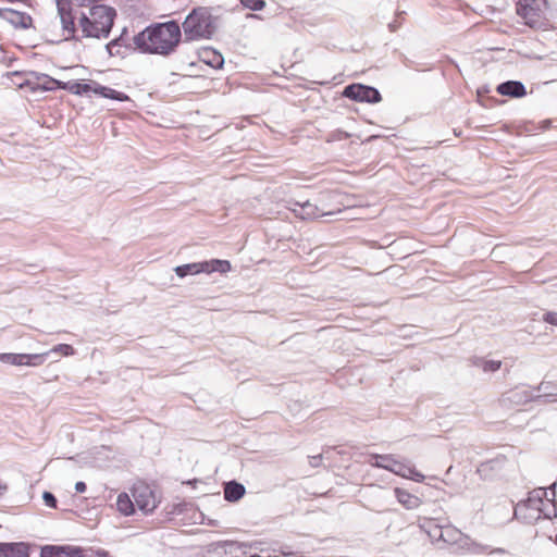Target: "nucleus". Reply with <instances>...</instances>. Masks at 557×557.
I'll return each mask as SVG.
<instances>
[{
	"label": "nucleus",
	"mask_w": 557,
	"mask_h": 557,
	"mask_svg": "<svg viewBox=\"0 0 557 557\" xmlns=\"http://www.w3.org/2000/svg\"><path fill=\"white\" fill-rule=\"evenodd\" d=\"M535 2V0H519L518 2V12L527 15V10L531 9V5Z\"/></svg>",
	"instance_id": "32"
},
{
	"label": "nucleus",
	"mask_w": 557,
	"mask_h": 557,
	"mask_svg": "<svg viewBox=\"0 0 557 557\" xmlns=\"http://www.w3.org/2000/svg\"><path fill=\"white\" fill-rule=\"evenodd\" d=\"M58 8V14L60 16L61 26L63 33L66 34V40H77L76 37V24L75 21L78 16V12L74 11L73 8L69 7L66 2H60V0L55 1Z\"/></svg>",
	"instance_id": "6"
},
{
	"label": "nucleus",
	"mask_w": 557,
	"mask_h": 557,
	"mask_svg": "<svg viewBox=\"0 0 557 557\" xmlns=\"http://www.w3.org/2000/svg\"><path fill=\"white\" fill-rule=\"evenodd\" d=\"M42 500L45 503V505L49 508H53L55 509L57 506H58V499L57 497L54 496L53 493L49 492V491H45L42 493Z\"/></svg>",
	"instance_id": "29"
},
{
	"label": "nucleus",
	"mask_w": 557,
	"mask_h": 557,
	"mask_svg": "<svg viewBox=\"0 0 557 557\" xmlns=\"http://www.w3.org/2000/svg\"><path fill=\"white\" fill-rule=\"evenodd\" d=\"M117 510L125 515L131 516L135 512V502L131 499V497L126 493H121L116 499Z\"/></svg>",
	"instance_id": "24"
},
{
	"label": "nucleus",
	"mask_w": 557,
	"mask_h": 557,
	"mask_svg": "<svg viewBox=\"0 0 557 557\" xmlns=\"http://www.w3.org/2000/svg\"><path fill=\"white\" fill-rule=\"evenodd\" d=\"M496 90L498 94L511 98H521L527 94L524 85L519 81L504 82L497 86Z\"/></svg>",
	"instance_id": "17"
},
{
	"label": "nucleus",
	"mask_w": 557,
	"mask_h": 557,
	"mask_svg": "<svg viewBox=\"0 0 557 557\" xmlns=\"http://www.w3.org/2000/svg\"><path fill=\"white\" fill-rule=\"evenodd\" d=\"M87 490V485L83 481H78L75 483V491L77 493H84Z\"/></svg>",
	"instance_id": "37"
},
{
	"label": "nucleus",
	"mask_w": 557,
	"mask_h": 557,
	"mask_svg": "<svg viewBox=\"0 0 557 557\" xmlns=\"http://www.w3.org/2000/svg\"><path fill=\"white\" fill-rule=\"evenodd\" d=\"M200 59L213 69H221L224 64L223 55L212 48L203 49Z\"/></svg>",
	"instance_id": "20"
},
{
	"label": "nucleus",
	"mask_w": 557,
	"mask_h": 557,
	"mask_svg": "<svg viewBox=\"0 0 557 557\" xmlns=\"http://www.w3.org/2000/svg\"><path fill=\"white\" fill-rule=\"evenodd\" d=\"M135 505L144 512H152L158 505L154 492L148 485H138L133 488Z\"/></svg>",
	"instance_id": "10"
},
{
	"label": "nucleus",
	"mask_w": 557,
	"mask_h": 557,
	"mask_svg": "<svg viewBox=\"0 0 557 557\" xmlns=\"http://www.w3.org/2000/svg\"><path fill=\"white\" fill-rule=\"evenodd\" d=\"M249 17H251V18H256V17H257V15H256V14H246V18H249Z\"/></svg>",
	"instance_id": "41"
},
{
	"label": "nucleus",
	"mask_w": 557,
	"mask_h": 557,
	"mask_svg": "<svg viewBox=\"0 0 557 557\" xmlns=\"http://www.w3.org/2000/svg\"><path fill=\"white\" fill-rule=\"evenodd\" d=\"M186 506H187L186 503L174 504L171 512L175 513V515H181L185 510Z\"/></svg>",
	"instance_id": "34"
},
{
	"label": "nucleus",
	"mask_w": 557,
	"mask_h": 557,
	"mask_svg": "<svg viewBox=\"0 0 557 557\" xmlns=\"http://www.w3.org/2000/svg\"><path fill=\"white\" fill-rule=\"evenodd\" d=\"M244 497V484L236 481H230L224 484V498L234 503Z\"/></svg>",
	"instance_id": "22"
},
{
	"label": "nucleus",
	"mask_w": 557,
	"mask_h": 557,
	"mask_svg": "<svg viewBox=\"0 0 557 557\" xmlns=\"http://www.w3.org/2000/svg\"><path fill=\"white\" fill-rule=\"evenodd\" d=\"M48 82L53 85V90H55V89H63L64 90L63 86L66 83V82H62V81H59V79H55V78L48 79Z\"/></svg>",
	"instance_id": "36"
},
{
	"label": "nucleus",
	"mask_w": 557,
	"mask_h": 557,
	"mask_svg": "<svg viewBox=\"0 0 557 557\" xmlns=\"http://www.w3.org/2000/svg\"><path fill=\"white\" fill-rule=\"evenodd\" d=\"M543 320L546 323H549V324H553V325H557V312H546V313H544Z\"/></svg>",
	"instance_id": "33"
},
{
	"label": "nucleus",
	"mask_w": 557,
	"mask_h": 557,
	"mask_svg": "<svg viewBox=\"0 0 557 557\" xmlns=\"http://www.w3.org/2000/svg\"><path fill=\"white\" fill-rule=\"evenodd\" d=\"M231 270V263L227 260L211 259L208 261L193 262L178 265L174 269L175 273L180 277H186L188 275H195L199 273H226Z\"/></svg>",
	"instance_id": "5"
},
{
	"label": "nucleus",
	"mask_w": 557,
	"mask_h": 557,
	"mask_svg": "<svg viewBox=\"0 0 557 557\" xmlns=\"http://www.w3.org/2000/svg\"><path fill=\"white\" fill-rule=\"evenodd\" d=\"M182 30L176 21L157 23L133 37L135 48L143 53L169 55L181 42Z\"/></svg>",
	"instance_id": "1"
},
{
	"label": "nucleus",
	"mask_w": 557,
	"mask_h": 557,
	"mask_svg": "<svg viewBox=\"0 0 557 557\" xmlns=\"http://www.w3.org/2000/svg\"><path fill=\"white\" fill-rule=\"evenodd\" d=\"M294 208H292L293 212L296 216L300 219H317L323 215H330L332 212L322 211L317 205L311 203L310 201H305L302 203L295 202Z\"/></svg>",
	"instance_id": "15"
},
{
	"label": "nucleus",
	"mask_w": 557,
	"mask_h": 557,
	"mask_svg": "<svg viewBox=\"0 0 557 557\" xmlns=\"http://www.w3.org/2000/svg\"><path fill=\"white\" fill-rule=\"evenodd\" d=\"M0 557H29V546L24 542H0Z\"/></svg>",
	"instance_id": "16"
},
{
	"label": "nucleus",
	"mask_w": 557,
	"mask_h": 557,
	"mask_svg": "<svg viewBox=\"0 0 557 557\" xmlns=\"http://www.w3.org/2000/svg\"><path fill=\"white\" fill-rule=\"evenodd\" d=\"M475 366L482 368L484 372H495L500 369L502 361L479 359Z\"/></svg>",
	"instance_id": "27"
},
{
	"label": "nucleus",
	"mask_w": 557,
	"mask_h": 557,
	"mask_svg": "<svg viewBox=\"0 0 557 557\" xmlns=\"http://www.w3.org/2000/svg\"><path fill=\"white\" fill-rule=\"evenodd\" d=\"M543 497L548 498V490L540 487L530 492L529 497L525 500L520 502L515 507V517L519 519L521 518L522 510L532 509L536 513V516L532 517V519H539L541 516V505L543 504Z\"/></svg>",
	"instance_id": "9"
},
{
	"label": "nucleus",
	"mask_w": 557,
	"mask_h": 557,
	"mask_svg": "<svg viewBox=\"0 0 557 557\" xmlns=\"http://www.w3.org/2000/svg\"><path fill=\"white\" fill-rule=\"evenodd\" d=\"M32 76H35L37 79L36 84H33L29 79H27L25 83H21L20 87H23L24 85L32 86L33 90H44V91H52L53 85L48 82V79H53V77H50L47 74H39L36 72L30 73Z\"/></svg>",
	"instance_id": "21"
},
{
	"label": "nucleus",
	"mask_w": 557,
	"mask_h": 557,
	"mask_svg": "<svg viewBox=\"0 0 557 557\" xmlns=\"http://www.w3.org/2000/svg\"><path fill=\"white\" fill-rule=\"evenodd\" d=\"M546 389H547V385L543 382L539 385L537 387V391L539 392H543V393H546ZM545 396H552V394H545Z\"/></svg>",
	"instance_id": "38"
},
{
	"label": "nucleus",
	"mask_w": 557,
	"mask_h": 557,
	"mask_svg": "<svg viewBox=\"0 0 557 557\" xmlns=\"http://www.w3.org/2000/svg\"><path fill=\"white\" fill-rule=\"evenodd\" d=\"M372 457L374 462H370V465L373 467L385 469L396 475L416 482H422L424 480V475L417 471L408 460H398L393 455H373Z\"/></svg>",
	"instance_id": "4"
},
{
	"label": "nucleus",
	"mask_w": 557,
	"mask_h": 557,
	"mask_svg": "<svg viewBox=\"0 0 557 557\" xmlns=\"http://www.w3.org/2000/svg\"><path fill=\"white\" fill-rule=\"evenodd\" d=\"M106 49L111 57L121 55L124 57L129 50L135 49L134 41L128 40L126 28L123 29L122 34L108 42Z\"/></svg>",
	"instance_id": "14"
},
{
	"label": "nucleus",
	"mask_w": 557,
	"mask_h": 557,
	"mask_svg": "<svg viewBox=\"0 0 557 557\" xmlns=\"http://www.w3.org/2000/svg\"><path fill=\"white\" fill-rule=\"evenodd\" d=\"M463 534L451 525L443 527L442 542L446 544H457L461 541Z\"/></svg>",
	"instance_id": "26"
},
{
	"label": "nucleus",
	"mask_w": 557,
	"mask_h": 557,
	"mask_svg": "<svg viewBox=\"0 0 557 557\" xmlns=\"http://www.w3.org/2000/svg\"><path fill=\"white\" fill-rule=\"evenodd\" d=\"M63 87L64 90H67L73 95L83 96L84 94L92 91L94 85L81 83L78 81H69Z\"/></svg>",
	"instance_id": "25"
},
{
	"label": "nucleus",
	"mask_w": 557,
	"mask_h": 557,
	"mask_svg": "<svg viewBox=\"0 0 557 557\" xmlns=\"http://www.w3.org/2000/svg\"><path fill=\"white\" fill-rule=\"evenodd\" d=\"M39 557H86L85 549L74 545H45Z\"/></svg>",
	"instance_id": "12"
},
{
	"label": "nucleus",
	"mask_w": 557,
	"mask_h": 557,
	"mask_svg": "<svg viewBox=\"0 0 557 557\" xmlns=\"http://www.w3.org/2000/svg\"><path fill=\"white\" fill-rule=\"evenodd\" d=\"M96 557H110L107 550L100 549L96 553Z\"/></svg>",
	"instance_id": "39"
},
{
	"label": "nucleus",
	"mask_w": 557,
	"mask_h": 557,
	"mask_svg": "<svg viewBox=\"0 0 557 557\" xmlns=\"http://www.w3.org/2000/svg\"><path fill=\"white\" fill-rule=\"evenodd\" d=\"M534 398L535 395L528 387H516L503 394L500 401L504 406H519L527 404Z\"/></svg>",
	"instance_id": "13"
},
{
	"label": "nucleus",
	"mask_w": 557,
	"mask_h": 557,
	"mask_svg": "<svg viewBox=\"0 0 557 557\" xmlns=\"http://www.w3.org/2000/svg\"><path fill=\"white\" fill-rule=\"evenodd\" d=\"M221 4L220 7L223 8L225 11H234L238 8L239 4L244 5V0H220Z\"/></svg>",
	"instance_id": "30"
},
{
	"label": "nucleus",
	"mask_w": 557,
	"mask_h": 557,
	"mask_svg": "<svg viewBox=\"0 0 557 557\" xmlns=\"http://www.w3.org/2000/svg\"><path fill=\"white\" fill-rule=\"evenodd\" d=\"M182 28L186 41L211 39L216 32V18L207 7H196L186 15Z\"/></svg>",
	"instance_id": "3"
},
{
	"label": "nucleus",
	"mask_w": 557,
	"mask_h": 557,
	"mask_svg": "<svg viewBox=\"0 0 557 557\" xmlns=\"http://www.w3.org/2000/svg\"><path fill=\"white\" fill-rule=\"evenodd\" d=\"M394 493L398 503L408 510L418 508L422 503L418 496L407 492L406 490L396 487Z\"/></svg>",
	"instance_id": "19"
},
{
	"label": "nucleus",
	"mask_w": 557,
	"mask_h": 557,
	"mask_svg": "<svg viewBox=\"0 0 557 557\" xmlns=\"http://www.w3.org/2000/svg\"><path fill=\"white\" fill-rule=\"evenodd\" d=\"M309 462L314 468L319 467L321 465V462H322V455L311 456L309 458Z\"/></svg>",
	"instance_id": "35"
},
{
	"label": "nucleus",
	"mask_w": 557,
	"mask_h": 557,
	"mask_svg": "<svg viewBox=\"0 0 557 557\" xmlns=\"http://www.w3.org/2000/svg\"><path fill=\"white\" fill-rule=\"evenodd\" d=\"M0 18L9 23L14 29L26 30L33 28V17L26 13L11 8H0Z\"/></svg>",
	"instance_id": "11"
},
{
	"label": "nucleus",
	"mask_w": 557,
	"mask_h": 557,
	"mask_svg": "<svg viewBox=\"0 0 557 557\" xmlns=\"http://www.w3.org/2000/svg\"><path fill=\"white\" fill-rule=\"evenodd\" d=\"M420 528L428 534L432 542H442L443 527L436 524L434 520L425 519L420 524Z\"/></svg>",
	"instance_id": "23"
},
{
	"label": "nucleus",
	"mask_w": 557,
	"mask_h": 557,
	"mask_svg": "<svg viewBox=\"0 0 557 557\" xmlns=\"http://www.w3.org/2000/svg\"><path fill=\"white\" fill-rule=\"evenodd\" d=\"M49 356V352L42 354H14V352H1L0 361L12 366H28L38 367L41 366Z\"/></svg>",
	"instance_id": "8"
},
{
	"label": "nucleus",
	"mask_w": 557,
	"mask_h": 557,
	"mask_svg": "<svg viewBox=\"0 0 557 557\" xmlns=\"http://www.w3.org/2000/svg\"><path fill=\"white\" fill-rule=\"evenodd\" d=\"M265 7L264 0H246V9L259 11Z\"/></svg>",
	"instance_id": "31"
},
{
	"label": "nucleus",
	"mask_w": 557,
	"mask_h": 557,
	"mask_svg": "<svg viewBox=\"0 0 557 557\" xmlns=\"http://www.w3.org/2000/svg\"><path fill=\"white\" fill-rule=\"evenodd\" d=\"M92 92L102 98L111 99V100H115V101H120V102L129 100V97L126 94L115 90L111 87L100 85L98 83H94Z\"/></svg>",
	"instance_id": "18"
},
{
	"label": "nucleus",
	"mask_w": 557,
	"mask_h": 557,
	"mask_svg": "<svg viewBox=\"0 0 557 557\" xmlns=\"http://www.w3.org/2000/svg\"><path fill=\"white\" fill-rule=\"evenodd\" d=\"M343 96L356 101L369 103H376L382 99L377 89L361 84H351L346 86L343 91Z\"/></svg>",
	"instance_id": "7"
},
{
	"label": "nucleus",
	"mask_w": 557,
	"mask_h": 557,
	"mask_svg": "<svg viewBox=\"0 0 557 557\" xmlns=\"http://www.w3.org/2000/svg\"><path fill=\"white\" fill-rule=\"evenodd\" d=\"M555 486L556 484H553L549 490L552 491V496L555 497Z\"/></svg>",
	"instance_id": "40"
},
{
	"label": "nucleus",
	"mask_w": 557,
	"mask_h": 557,
	"mask_svg": "<svg viewBox=\"0 0 557 557\" xmlns=\"http://www.w3.org/2000/svg\"><path fill=\"white\" fill-rule=\"evenodd\" d=\"M50 354H61L65 357L73 356L75 354V349L72 345L69 344H58L51 350L48 351Z\"/></svg>",
	"instance_id": "28"
},
{
	"label": "nucleus",
	"mask_w": 557,
	"mask_h": 557,
	"mask_svg": "<svg viewBox=\"0 0 557 557\" xmlns=\"http://www.w3.org/2000/svg\"><path fill=\"white\" fill-rule=\"evenodd\" d=\"M115 16V10L104 4L91 5L88 13L79 12V25L84 37H109Z\"/></svg>",
	"instance_id": "2"
},
{
	"label": "nucleus",
	"mask_w": 557,
	"mask_h": 557,
	"mask_svg": "<svg viewBox=\"0 0 557 557\" xmlns=\"http://www.w3.org/2000/svg\"><path fill=\"white\" fill-rule=\"evenodd\" d=\"M246 557H256V556L251 555V556H246Z\"/></svg>",
	"instance_id": "42"
}]
</instances>
